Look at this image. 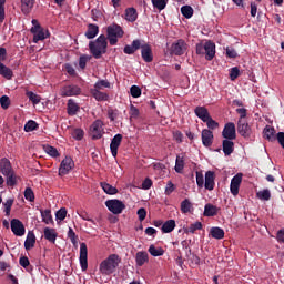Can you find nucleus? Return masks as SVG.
I'll return each mask as SVG.
<instances>
[{
	"instance_id": "30",
	"label": "nucleus",
	"mask_w": 284,
	"mask_h": 284,
	"mask_svg": "<svg viewBox=\"0 0 284 284\" xmlns=\"http://www.w3.org/2000/svg\"><path fill=\"white\" fill-rule=\"evenodd\" d=\"M37 243V235L33 232H29L24 241V248L27 251L32 250Z\"/></svg>"
},
{
	"instance_id": "48",
	"label": "nucleus",
	"mask_w": 284,
	"mask_h": 284,
	"mask_svg": "<svg viewBox=\"0 0 284 284\" xmlns=\"http://www.w3.org/2000/svg\"><path fill=\"white\" fill-rule=\"evenodd\" d=\"M192 210V202L190 200L185 199L181 202V212L182 214H187Z\"/></svg>"
},
{
	"instance_id": "41",
	"label": "nucleus",
	"mask_w": 284,
	"mask_h": 284,
	"mask_svg": "<svg viewBox=\"0 0 284 284\" xmlns=\"http://www.w3.org/2000/svg\"><path fill=\"white\" fill-rule=\"evenodd\" d=\"M7 179V185L9 187H14L17 185V181H19V176H17V173L14 171L11 172V174L4 175Z\"/></svg>"
},
{
	"instance_id": "3",
	"label": "nucleus",
	"mask_w": 284,
	"mask_h": 284,
	"mask_svg": "<svg viewBox=\"0 0 284 284\" xmlns=\"http://www.w3.org/2000/svg\"><path fill=\"white\" fill-rule=\"evenodd\" d=\"M196 54H205L206 61H212L216 57V44L212 41H206L204 44L199 43L195 48Z\"/></svg>"
},
{
	"instance_id": "12",
	"label": "nucleus",
	"mask_w": 284,
	"mask_h": 284,
	"mask_svg": "<svg viewBox=\"0 0 284 284\" xmlns=\"http://www.w3.org/2000/svg\"><path fill=\"white\" fill-rule=\"evenodd\" d=\"M222 136L229 141H234V139H236V125L234 122H229L224 125Z\"/></svg>"
},
{
	"instance_id": "40",
	"label": "nucleus",
	"mask_w": 284,
	"mask_h": 284,
	"mask_svg": "<svg viewBox=\"0 0 284 284\" xmlns=\"http://www.w3.org/2000/svg\"><path fill=\"white\" fill-rule=\"evenodd\" d=\"M184 168H185V158L183 155H178L175 160V172H178V174H181Z\"/></svg>"
},
{
	"instance_id": "7",
	"label": "nucleus",
	"mask_w": 284,
	"mask_h": 284,
	"mask_svg": "<svg viewBox=\"0 0 284 284\" xmlns=\"http://www.w3.org/2000/svg\"><path fill=\"white\" fill-rule=\"evenodd\" d=\"M105 205L112 214H121L125 210V204L120 200H108Z\"/></svg>"
},
{
	"instance_id": "10",
	"label": "nucleus",
	"mask_w": 284,
	"mask_h": 284,
	"mask_svg": "<svg viewBox=\"0 0 284 284\" xmlns=\"http://www.w3.org/2000/svg\"><path fill=\"white\" fill-rule=\"evenodd\" d=\"M237 133L243 136V139H250L252 136V126L246 120L237 121Z\"/></svg>"
},
{
	"instance_id": "62",
	"label": "nucleus",
	"mask_w": 284,
	"mask_h": 284,
	"mask_svg": "<svg viewBox=\"0 0 284 284\" xmlns=\"http://www.w3.org/2000/svg\"><path fill=\"white\" fill-rule=\"evenodd\" d=\"M129 114H130L131 119H139L140 111L136 106H134V104H131Z\"/></svg>"
},
{
	"instance_id": "27",
	"label": "nucleus",
	"mask_w": 284,
	"mask_h": 284,
	"mask_svg": "<svg viewBox=\"0 0 284 284\" xmlns=\"http://www.w3.org/2000/svg\"><path fill=\"white\" fill-rule=\"evenodd\" d=\"M21 1V12L22 14H30L32 8H34V0H20Z\"/></svg>"
},
{
	"instance_id": "8",
	"label": "nucleus",
	"mask_w": 284,
	"mask_h": 284,
	"mask_svg": "<svg viewBox=\"0 0 284 284\" xmlns=\"http://www.w3.org/2000/svg\"><path fill=\"white\" fill-rule=\"evenodd\" d=\"M73 168L74 160H72L70 156H65L60 164L59 176H65L67 174H70Z\"/></svg>"
},
{
	"instance_id": "46",
	"label": "nucleus",
	"mask_w": 284,
	"mask_h": 284,
	"mask_svg": "<svg viewBox=\"0 0 284 284\" xmlns=\"http://www.w3.org/2000/svg\"><path fill=\"white\" fill-rule=\"evenodd\" d=\"M34 130H39V123H37V121L29 120L24 124V132H34Z\"/></svg>"
},
{
	"instance_id": "39",
	"label": "nucleus",
	"mask_w": 284,
	"mask_h": 284,
	"mask_svg": "<svg viewBox=\"0 0 284 284\" xmlns=\"http://www.w3.org/2000/svg\"><path fill=\"white\" fill-rule=\"evenodd\" d=\"M41 217L43 223H45L47 225H50V223H54V221L52 220V211L50 209L47 210H41Z\"/></svg>"
},
{
	"instance_id": "25",
	"label": "nucleus",
	"mask_w": 284,
	"mask_h": 284,
	"mask_svg": "<svg viewBox=\"0 0 284 284\" xmlns=\"http://www.w3.org/2000/svg\"><path fill=\"white\" fill-rule=\"evenodd\" d=\"M148 261H150L148 252L140 251L136 253L135 263H136L138 267H143V265H145V263H148Z\"/></svg>"
},
{
	"instance_id": "35",
	"label": "nucleus",
	"mask_w": 284,
	"mask_h": 284,
	"mask_svg": "<svg viewBox=\"0 0 284 284\" xmlns=\"http://www.w3.org/2000/svg\"><path fill=\"white\" fill-rule=\"evenodd\" d=\"M100 186L102 187L103 192H105V194H110V195L119 194V189L112 186V184L110 183L101 182Z\"/></svg>"
},
{
	"instance_id": "34",
	"label": "nucleus",
	"mask_w": 284,
	"mask_h": 284,
	"mask_svg": "<svg viewBox=\"0 0 284 284\" xmlns=\"http://www.w3.org/2000/svg\"><path fill=\"white\" fill-rule=\"evenodd\" d=\"M210 234L212 239H216L217 241H221V239H225V231L219 226L212 227Z\"/></svg>"
},
{
	"instance_id": "2",
	"label": "nucleus",
	"mask_w": 284,
	"mask_h": 284,
	"mask_svg": "<svg viewBox=\"0 0 284 284\" xmlns=\"http://www.w3.org/2000/svg\"><path fill=\"white\" fill-rule=\"evenodd\" d=\"M89 50L94 59H101L108 52V38L105 34H100L94 41H90Z\"/></svg>"
},
{
	"instance_id": "17",
	"label": "nucleus",
	"mask_w": 284,
	"mask_h": 284,
	"mask_svg": "<svg viewBox=\"0 0 284 284\" xmlns=\"http://www.w3.org/2000/svg\"><path fill=\"white\" fill-rule=\"evenodd\" d=\"M141 57L145 63H152L154 61V55L152 54V47L148 43H143L140 47Z\"/></svg>"
},
{
	"instance_id": "53",
	"label": "nucleus",
	"mask_w": 284,
	"mask_h": 284,
	"mask_svg": "<svg viewBox=\"0 0 284 284\" xmlns=\"http://www.w3.org/2000/svg\"><path fill=\"white\" fill-rule=\"evenodd\" d=\"M24 199L30 203H34V191H32V187H27L24 190Z\"/></svg>"
},
{
	"instance_id": "20",
	"label": "nucleus",
	"mask_w": 284,
	"mask_h": 284,
	"mask_svg": "<svg viewBox=\"0 0 284 284\" xmlns=\"http://www.w3.org/2000/svg\"><path fill=\"white\" fill-rule=\"evenodd\" d=\"M0 172L3 174V176L14 172V169H12V163L9 159L2 158L0 160Z\"/></svg>"
},
{
	"instance_id": "13",
	"label": "nucleus",
	"mask_w": 284,
	"mask_h": 284,
	"mask_svg": "<svg viewBox=\"0 0 284 284\" xmlns=\"http://www.w3.org/2000/svg\"><path fill=\"white\" fill-rule=\"evenodd\" d=\"M242 182H243V173H237L236 175H234L232 178L230 190H231V194H233V196H239V190L241 187Z\"/></svg>"
},
{
	"instance_id": "52",
	"label": "nucleus",
	"mask_w": 284,
	"mask_h": 284,
	"mask_svg": "<svg viewBox=\"0 0 284 284\" xmlns=\"http://www.w3.org/2000/svg\"><path fill=\"white\" fill-rule=\"evenodd\" d=\"M204 123H206V126L209 128L207 130L210 131L216 130L219 128V122L212 119V115L206 121H204Z\"/></svg>"
},
{
	"instance_id": "15",
	"label": "nucleus",
	"mask_w": 284,
	"mask_h": 284,
	"mask_svg": "<svg viewBox=\"0 0 284 284\" xmlns=\"http://www.w3.org/2000/svg\"><path fill=\"white\" fill-rule=\"evenodd\" d=\"M11 231L13 232L14 236H23L26 234V226L19 219H12Z\"/></svg>"
},
{
	"instance_id": "19",
	"label": "nucleus",
	"mask_w": 284,
	"mask_h": 284,
	"mask_svg": "<svg viewBox=\"0 0 284 284\" xmlns=\"http://www.w3.org/2000/svg\"><path fill=\"white\" fill-rule=\"evenodd\" d=\"M214 143V133L207 129L202 130V144L204 148H211Z\"/></svg>"
},
{
	"instance_id": "1",
	"label": "nucleus",
	"mask_w": 284,
	"mask_h": 284,
	"mask_svg": "<svg viewBox=\"0 0 284 284\" xmlns=\"http://www.w3.org/2000/svg\"><path fill=\"white\" fill-rule=\"evenodd\" d=\"M119 265H121V256L113 253L100 263L99 272L102 276H112L119 270Z\"/></svg>"
},
{
	"instance_id": "59",
	"label": "nucleus",
	"mask_w": 284,
	"mask_h": 284,
	"mask_svg": "<svg viewBox=\"0 0 284 284\" xmlns=\"http://www.w3.org/2000/svg\"><path fill=\"white\" fill-rule=\"evenodd\" d=\"M90 61V55H81L79 59V67L81 70H85V65Z\"/></svg>"
},
{
	"instance_id": "42",
	"label": "nucleus",
	"mask_w": 284,
	"mask_h": 284,
	"mask_svg": "<svg viewBox=\"0 0 284 284\" xmlns=\"http://www.w3.org/2000/svg\"><path fill=\"white\" fill-rule=\"evenodd\" d=\"M197 230H203V224L201 222H195L189 227L184 229L185 234H194Z\"/></svg>"
},
{
	"instance_id": "43",
	"label": "nucleus",
	"mask_w": 284,
	"mask_h": 284,
	"mask_svg": "<svg viewBox=\"0 0 284 284\" xmlns=\"http://www.w3.org/2000/svg\"><path fill=\"white\" fill-rule=\"evenodd\" d=\"M256 196L257 199H260V201H270V199H272V193L268 189H264L262 191H258L256 193Z\"/></svg>"
},
{
	"instance_id": "11",
	"label": "nucleus",
	"mask_w": 284,
	"mask_h": 284,
	"mask_svg": "<svg viewBox=\"0 0 284 284\" xmlns=\"http://www.w3.org/2000/svg\"><path fill=\"white\" fill-rule=\"evenodd\" d=\"M31 32L33 34V43H39V41H43L50 37V33L48 31L45 32L41 26L32 27Z\"/></svg>"
},
{
	"instance_id": "28",
	"label": "nucleus",
	"mask_w": 284,
	"mask_h": 284,
	"mask_svg": "<svg viewBox=\"0 0 284 284\" xmlns=\"http://www.w3.org/2000/svg\"><path fill=\"white\" fill-rule=\"evenodd\" d=\"M90 92L95 101H108L110 99V95L105 92H101L100 89H91Z\"/></svg>"
},
{
	"instance_id": "21",
	"label": "nucleus",
	"mask_w": 284,
	"mask_h": 284,
	"mask_svg": "<svg viewBox=\"0 0 284 284\" xmlns=\"http://www.w3.org/2000/svg\"><path fill=\"white\" fill-rule=\"evenodd\" d=\"M81 110L79 103L74 101V99H69L67 103V114L69 116H77V113Z\"/></svg>"
},
{
	"instance_id": "33",
	"label": "nucleus",
	"mask_w": 284,
	"mask_h": 284,
	"mask_svg": "<svg viewBox=\"0 0 284 284\" xmlns=\"http://www.w3.org/2000/svg\"><path fill=\"white\" fill-rule=\"evenodd\" d=\"M174 227H176V221L174 220H168L163 223L161 230L163 234H170V232H174Z\"/></svg>"
},
{
	"instance_id": "37",
	"label": "nucleus",
	"mask_w": 284,
	"mask_h": 284,
	"mask_svg": "<svg viewBox=\"0 0 284 284\" xmlns=\"http://www.w3.org/2000/svg\"><path fill=\"white\" fill-rule=\"evenodd\" d=\"M219 207H216V205L213 204H205L204 206V215L205 216H216V214H219Z\"/></svg>"
},
{
	"instance_id": "14",
	"label": "nucleus",
	"mask_w": 284,
	"mask_h": 284,
	"mask_svg": "<svg viewBox=\"0 0 284 284\" xmlns=\"http://www.w3.org/2000/svg\"><path fill=\"white\" fill-rule=\"evenodd\" d=\"M80 267L82 272L88 271V245L83 242L80 244Z\"/></svg>"
},
{
	"instance_id": "18",
	"label": "nucleus",
	"mask_w": 284,
	"mask_h": 284,
	"mask_svg": "<svg viewBox=\"0 0 284 284\" xmlns=\"http://www.w3.org/2000/svg\"><path fill=\"white\" fill-rule=\"evenodd\" d=\"M122 141H123V135L121 133L115 134L111 140L110 150L114 159H116V155L119 154V148L121 146Z\"/></svg>"
},
{
	"instance_id": "45",
	"label": "nucleus",
	"mask_w": 284,
	"mask_h": 284,
	"mask_svg": "<svg viewBox=\"0 0 284 284\" xmlns=\"http://www.w3.org/2000/svg\"><path fill=\"white\" fill-rule=\"evenodd\" d=\"M27 97L33 105H39V103H41V97L32 91H28Z\"/></svg>"
},
{
	"instance_id": "63",
	"label": "nucleus",
	"mask_w": 284,
	"mask_h": 284,
	"mask_svg": "<svg viewBox=\"0 0 284 284\" xmlns=\"http://www.w3.org/2000/svg\"><path fill=\"white\" fill-rule=\"evenodd\" d=\"M72 136H73V139H75V141H81V139H83V136H84V132L82 129H75L72 132Z\"/></svg>"
},
{
	"instance_id": "49",
	"label": "nucleus",
	"mask_w": 284,
	"mask_h": 284,
	"mask_svg": "<svg viewBox=\"0 0 284 284\" xmlns=\"http://www.w3.org/2000/svg\"><path fill=\"white\" fill-rule=\"evenodd\" d=\"M153 8H156V10H165L168 6V0H151Z\"/></svg>"
},
{
	"instance_id": "9",
	"label": "nucleus",
	"mask_w": 284,
	"mask_h": 284,
	"mask_svg": "<svg viewBox=\"0 0 284 284\" xmlns=\"http://www.w3.org/2000/svg\"><path fill=\"white\" fill-rule=\"evenodd\" d=\"M90 132L93 141L101 139L103 136V121L95 120L90 126Z\"/></svg>"
},
{
	"instance_id": "24",
	"label": "nucleus",
	"mask_w": 284,
	"mask_h": 284,
	"mask_svg": "<svg viewBox=\"0 0 284 284\" xmlns=\"http://www.w3.org/2000/svg\"><path fill=\"white\" fill-rule=\"evenodd\" d=\"M194 113L197 116V119H201V121H207L212 115H210V111H207V108L205 106H196L194 109Z\"/></svg>"
},
{
	"instance_id": "64",
	"label": "nucleus",
	"mask_w": 284,
	"mask_h": 284,
	"mask_svg": "<svg viewBox=\"0 0 284 284\" xmlns=\"http://www.w3.org/2000/svg\"><path fill=\"white\" fill-rule=\"evenodd\" d=\"M119 116V110L114 109H109L108 110V118L110 121H116V118Z\"/></svg>"
},
{
	"instance_id": "23",
	"label": "nucleus",
	"mask_w": 284,
	"mask_h": 284,
	"mask_svg": "<svg viewBox=\"0 0 284 284\" xmlns=\"http://www.w3.org/2000/svg\"><path fill=\"white\" fill-rule=\"evenodd\" d=\"M136 50H141V40H133L131 44H126L123 49L124 54H134Z\"/></svg>"
},
{
	"instance_id": "32",
	"label": "nucleus",
	"mask_w": 284,
	"mask_h": 284,
	"mask_svg": "<svg viewBox=\"0 0 284 284\" xmlns=\"http://www.w3.org/2000/svg\"><path fill=\"white\" fill-rule=\"evenodd\" d=\"M57 231L54 229L45 227L44 229V239L49 241V243H55L57 242Z\"/></svg>"
},
{
	"instance_id": "16",
	"label": "nucleus",
	"mask_w": 284,
	"mask_h": 284,
	"mask_svg": "<svg viewBox=\"0 0 284 284\" xmlns=\"http://www.w3.org/2000/svg\"><path fill=\"white\" fill-rule=\"evenodd\" d=\"M61 97H77L81 94V88L79 85L70 84L60 90Z\"/></svg>"
},
{
	"instance_id": "55",
	"label": "nucleus",
	"mask_w": 284,
	"mask_h": 284,
	"mask_svg": "<svg viewBox=\"0 0 284 284\" xmlns=\"http://www.w3.org/2000/svg\"><path fill=\"white\" fill-rule=\"evenodd\" d=\"M0 105L2 110H8V108H10V98L8 95H2L0 98Z\"/></svg>"
},
{
	"instance_id": "56",
	"label": "nucleus",
	"mask_w": 284,
	"mask_h": 284,
	"mask_svg": "<svg viewBox=\"0 0 284 284\" xmlns=\"http://www.w3.org/2000/svg\"><path fill=\"white\" fill-rule=\"evenodd\" d=\"M68 239H70V241L73 245H77V243L79 241V237L77 236V233H74V230H72V227H69Z\"/></svg>"
},
{
	"instance_id": "6",
	"label": "nucleus",
	"mask_w": 284,
	"mask_h": 284,
	"mask_svg": "<svg viewBox=\"0 0 284 284\" xmlns=\"http://www.w3.org/2000/svg\"><path fill=\"white\" fill-rule=\"evenodd\" d=\"M185 50H187V43H185V40L179 39L176 42L171 44L170 52L175 57H183V54H185Z\"/></svg>"
},
{
	"instance_id": "44",
	"label": "nucleus",
	"mask_w": 284,
	"mask_h": 284,
	"mask_svg": "<svg viewBox=\"0 0 284 284\" xmlns=\"http://www.w3.org/2000/svg\"><path fill=\"white\" fill-rule=\"evenodd\" d=\"M149 253L151 256H163L165 254V251L162 247L154 246V244H151L149 247Z\"/></svg>"
},
{
	"instance_id": "4",
	"label": "nucleus",
	"mask_w": 284,
	"mask_h": 284,
	"mask_svg": "<svg viewBox=\"0 0 284 284\" xmlns=\"http://www.w3.org/2000/svg\"><path fill=\"white\" fill-rule=\"evenodd\" d=\"M125 32L121 26L113 23L106 28V39L109 40L110 45H116L119 39H122Z\"/></svg>"
},
{
	"instance_id": "22",
	"label": "nucleus",
	"mask_w": 284,
	"mask_h": 284,
	"mask_svg": "<svg viewBox=\"0 0 284 284\" xmlns=\"http://www.w3.org/2000/svg\"><path fill=\"white\" fill-rule=\"evenodd\" d=\"M214 171H206L205 173V182H204V187L205 190H209L210 192H212V190H214Z\"/></svg>"
},
{
	"instance_id": "5",
	"label": "nucleus",
	"mask_w": 284,
	"mask_h": 284,
	"mask_svg": "<svg viewBox=\"0 0 284 284\" xmlns=\"http://www.w3.org/2000/svg\"><path fill=\"white\" fill-rule=\"evenodd\" d=\"M7 54L8 51L6 50V48L0 47V61H6ZM0 77H3V79L10 81L14 77V73L12 72V69L6 67V64L0 62Z\"/></svg>"
},
{
	"instance_id": "58",
	"label": "nucleus",
	"mask_w": 284,
	"mask_h": 284,
	"mask_svg": "<svg viewBox=\"0 0 284 284\" xmlns=\"http://www.w3.org/2000/svg\"><path fill=\"white\" fill-rule=\"evenodd\" d=\"M130 94L133 97V99H139V97H141V88L132 85L130 88Z\"/></svg>"
},
{
	"instance_id": "31",
	"label": "nucleus",
	"mask_w": 284,
	"mask_h": 284,
	"mask_svg": "<svg viewBox=\"0 0 284 284\" xmlns=\"http://www.w3.org/2000/svg\"><path fill=\"white\" fill-rule=\"evenodd\" d=\"M97 34H99V26L92 23L88 24V29L84 33V37L87 39H94Z\"/></svg>"
},
{
	"instance_id": "36",
	"label": "nucleus",
	"mask_w": 284,
	"mask_h": 284,
	"mask_svg": "<svg viewBox=\"0 0 284 284\" xmlns=\"http://www.w3.org/2000/svg\"><path fill=\"white\" fill-rule=\"evenodd\" d=\"M125 19H126V21L134 23V21H136V19H139V13L136 12V9L128 8L125 10Z\"/></svg>"
},
{
	"instance_id": "54",
	"label": "nucleus",
	"mask_w": 284,
	"mask_h": 284,
	"mask_svg": "<svg viewBox=\"0 0 284 284\" xmlns=\"http://www.w3.org/2000/svg\"><path fill=\"white\" fill-rule=\"evenodd\" d=\"M241 77V70L239 67H233L230 69V79L231 81H236V78Z\"/></svg>"
},
{
	"instance_id": "26",
	"label": "nucleus",
	"mask_w": 284,
	"mask_h": 284,
	"mask_svg": "<svg viewBox=\"0 0 284 284\" xmlns=\"http://www.w3.org/2000/svg\"><path fill=\"white\" fill-rule=\"evenodd\" d=\"M222 150L223 153L225 154V156H230L231 154H233L234 152V143L232 142V140H223L222 141Z\"/></svg>"
},
{
	"instance_id": "38",
	"label": "nucleus",
	"mask_w": 284,
	"mask_h": 284,
	"mask_svg": "<svg viewBox=\"0 0 284 284\" xmlns=\"http://www.w3.org/2000/svg\"><path fill=\"white\" fill-rule=\"evenodd\" d=\"M43 150L47 154H49V156H52V159H57V158L61 156V154L59 153V150H57V148H54L52 145L44 144Z\"/></svg>"
},
{
	"instance_id": "29",
	"label": "nucleus",
	"mask_w": 284,
	"mask_h": 284,
	"mask_svg": "<svg viewBox=\"0 0 284 284\" xmlns=\"http://www.w3.org/2000/svg\"><path fill=\"white\" fill-rule=\"evenodd\" d=\"M266 141H276V130L273 126L266 125L263 130Z\"/></svg>"
},
{
	"instance_id": "61",
	"label": "nucleus",
	"mask_w": 284,
	"mask_h": 284,
	"mask_svg": "<svg viewBox=\"0 0 284 284\" xmlns=\"http://www.w3.org/2000/svg\"><path fill=\"white\" fill-rule=\"evenodd\" d=\"M226 57L227 59H236L239 57V53L236 52V49L232 47L226 48Z\"/></svg>"
},
{
	"instance_id": "60",
	"label": "nucleus",
	"mask_w": 284,
	"mask_h": 284,
	"mask_svg": "<svg viewBox=\"0 0 284 284\" xmlns=\"http://www.w3.org/2000/svg\"><path fill=\"white\" fill-rule=\"evenodd\" d=\"M195 174H196L197 187H203L205 185V178L203 176V173L196 171Z\"/></svg>"
},
{
	"instance_id": "51",
	"label": "nucleus",
	"mask_w": 284,
	"mask_h": 284,
	"mask_svg": "<svg viewBox=\"0 0 284 284\" xmlns=\"http://www.w3.org/2000/svg\"><path fill=\"white\" fill-rule=\"evenodd\" d=\"M68 216V210L65 207H61L55 213L57 221H65V217Z\"/></svg>"
},
{
	"instance_id": "47",
	"label": "nucleus",
	"mask_w": 284,
	"mask_h": 284,
	"mask_svg": "<svg viewBox=\"0 0 284 284\" xmlns=\"http://www.w3.org/2000/svg\"><path fill=\"white\" fill-rule=\"evenodd\" d=\"M181 13L185 19H192V17L194 16V9H192V7L190 6H183L181 8Z\"/></svg>"
},
{
	"instance_id": "50",
	"label": "nucleus",
	"mask_w": 284,
	"mask_h": 284,
	"mask_svg": "<svg viewBox=\"0 0 284 284\" xmlns=\"http://www.w3.org/2000/svg\"><path fill=\"white\" fill-rule=\"evenodd\" d=\"M12 205H14L13 199H9L3 203L6 216H10V212L12 211Z\"/></svg>"
},
{
	"instance_id": "57",
	"label": "nucleus",
	"mask_w": 284,
	"mask_h": 284,
	"mask_svg": "<svg viewBox=\"0 0 284 284\" xmlns=\"http://www.w3.org/2000/svg\"><path fill=\"white\" fill-rule=\"evenodd\" d=\"M103 88H110V82L108 80H100L95 82L94 84L95 90H103Z\"/></svg>"
}]
</instances>
